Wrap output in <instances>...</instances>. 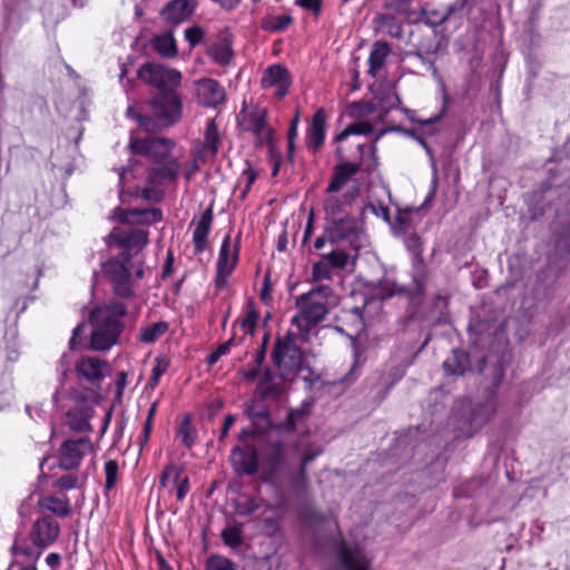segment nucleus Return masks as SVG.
<instances>
[{
    "label": "nucleus",
    "mask_w": 570,
    "mask_h": 570,
    "mask_svg": "<svg viewBox=\"0 0 570 570\" xmlns=\"http://www.w3.org/2000/svg\"><path fill=\"white\" fill-rule=\"evenodd\" d=\"M151 115L135 114L129 107L127 116L147 132L168 129L183 118V97L177 90L155 92L149 99Z\"/></svg>",
    "instance_id": "obj_1"
},
{
    "label": "nucleus",
    "mask_w": 570,
    "mask_h": 570,
    "mask_svg": "<svg viewBox=\"0 0 570 570\" xmlns=\"http://www.w3.org/2000/svg\"><path fill=\"white\" fill-rule=\"evenodd\" d=\"M127 314V305L118 299H110L91 311L89 322L92 325L90 347L95 351H108L117 344L124 330L121 318Z\"/></svg>",
    "instance_id": "obj_2"
},
{
    "label": "nucleus",
    "mask_w": 570,
    "mask_h": 570,
    "mask_svg": "<svg viewBox=\"0 0 570 570\" xmlns=\"http://www.w3.org/2000/svg\"><path fill=\"white\" fill-rule=\"evenodd\" d=\"M335 302L333 288L330 285H317L295 299L297 313L292 318L303 337L323 322Z\"/></svg>",
    "instance_id": "obj_3"
},
{
    "label": "nucleus",
    "mask_w": 570,
    "mask_h": 570,
    "mask_svg": "<svg viewBox=\"0 0 570 570\" xmlns=\"http://www.w3.org/2000/svg\"><path fill=\"white\" fill-rule=\"evenodd\" d=\"M356 156L348 155L343 146L335 149V156L341 160L334 168V174L326 191L334 194L340 191L358 171H372L377 167L376 140L371 144H355Z\"/></svg>",
    "instance_id": "obj_4"
},
{
    "label": "nucleus",
    "mask_w": 570,
    "mask_h": 570,
    "mask_svg": "<svg viewBox=\"0 0 570 570\" xmlns=\"http://www.w3.org/2000/svg\"><path fill=\"white\" fill-rule=\"evenodd\" d=\"M104 277L111 284L112 292L120 298L135 296V283L145 275L144 262L132 261L127 254L110 257L101 264Z\"/></svg>",
    "instance_id": "obj_5"
},
{
    "label": "nucleus",
    "mask_w": 570,
    "mask_h": 570,
    "mask_svg": "<svg viewBox=\"0 0 570 570\" xmlns=\"http://www.w3.org/2000/svg\"><path fill=\"white\" fill-rule=\"evenodd\" d=\"M295 334L288 332L277 337L273 350V362L284 380H293L303 367V353L295 343Z\"/></svg>",
    "instance_id": "obj_6"
},
{
    "label": "nucleus",
    "mask_w": 570,
    "mask_h": 570,
    "mask_svg": "<svg viewBox=\"0 0 570 570\" xmlns=\"http://www.w3.org/2000/svg\"><path fill=\"white\" fill-rule=\"evenodd\" d=\"M289 461L291 450L285 442L276 440L266 443L261 453V470L265 481L281 482Z\"/></svg>",
    "instance_id": "obj_7"
},
{
    "label": "nucleus",
    "mask_w": 570,
    "mask_h": 570,
    "mask_svg": "<svg viewBox=\"0 0 570 570\" xmlns=\"http://www.w3.org/2000/svg\"><path fill=\"white\" fill-rule=\"evenodd\" d=\"M325 226L326 237L332 245L344 246L353 252L361 247L363 229L355 217L328 222Z\"/></svg>",
    "instance_id": "obj_8"
},
{
    "label": "nucleus",
    "mask_w": 570,
    "mask_h": 570,
    "mask_svg": "<svg viewBox=\"0 0 570 570\" xmlns=\"http://www.w3.org/2000/svg\"><path fill=\"white\" fill-rule=\"evenodd\" d=\"M137 77L156 88V92L177 90L181 85V72L160 63L146 62L137 70Z\"/></svg>",
    "instance_id": "obj_9"
},
{
    "label": "nucleus",
    "mask_w": 570,
    "mask_h": 570,
    "mask_svg": "<svg viewBox=\"0 0 570 570\" xmlns=\"http://www.w3.org/2000/svg\"><path fill=\"white\" fill-rule=\"evenodd\" d=\"M321 450H305L301 454L299 464L297 468L292 469L288 466L281 482H274L275 484L283 485L285 484L292 494L296 497H303L309 488V479L307 475V466L311 462H313L320 454Z\"/></svg>",
    "instance_id": "obj_10"
},
{
    "label": "nucleus",
    "mask_w": 570,
    "mask_h": 570,
    "mask_svg": "<svg viewBox=\"0 0 570 570\" xmlns=\"http://www.w3.org/2000/svg\"><path fill=\"white\" fill-rule=\"evenodd\" d=\"M266 118V108L258 105H248L246 100H244L237 116V124L242 130L254 134L258 139H265L271 134Z\"/></svg>",
    "instance_id": "obj_11"
},
{
    "label": "nucleus",
    "mask_w": 570,
    "mask_h": 570,
    "mask_svg": "<svg viewBox=\"0 0 570 570\" xmlns=\"http://www.w3.org/2000/svg\"><path fill=\"white\" fill-rule=\"evenodd\" d=\"M92 450V443L88 438L65 440L58 451V465L63 470L77 469L81 460Z\"/></svg>",
    "instance_id": "obj_12"
},
{
    "label": "nucleus",
    "mask_w": 570,
    "mask_h": 570,
    "mask_svg": "<svg viewBox=\"0 0 570 570\" xmlns=\"http://www.w3.org/2000/svg\"><path fill=\"white\" fill-rule=\"evenodd\" d=\"M175 141L165 137H151L131 139L130 148L134 154L142 155L155 163H161L168 158Z\"/></svg>",
    "instance_id": "obj_13"
},
{
    "label": "nucleus",
    "mask_w": 570,
    "mask_h": 570,
    "mask_svg": "<svg viewBox=\"0 0 570 570\" xmlns=\"http://www.w3.org/2000/svg\"><path fill=\"white\" fill-rule=\"evenodd\" d=\"M222 135L218 130L216 118L207 120L204 129V139L196 141L193 150L195 161L205 163L216 157L219 150Z\"/></svg>",
    "instance_id": "obj_14"
},
{
    "label": "nucleus",
    "mask_w": 570,
    "mask_h": 570,
    "mask_svg": "<svg viewBox=\"0 0 570 570\" xmlns=\"http://www.w3.org/2000/svg\"><path fill=\"white\" fill-rule=\"evenodd\" d=\"M497 412V391L491 387L485 392L484 400L475 403L466 419L470 426V435L488 424Z\"/></svg>",
    "instance_id": "obj_15"
},
{
    "label": "nucleus",
    "mask_w": 570,
    "mask_h": 570,
    "mask_svg": "<svg viewBox=\"0 0 570 570\" xmlns=\"http://www.w3.org/2000/svg\"><path fill=\"white\" fill-rule=\"evenodd\" d=\"M110 218L120 224L153 225L163 220V213L159 208L126 209L122 207H116L112 210Z\"/></svg>",
    "instance_id": "obj_16"
},
{
    "label": "nucleus",
    "mask_w": 570,
    "mask_h": 570,
    "mask_svg": "<svg viewBox=\"0 0 570 570\" xmlns=\"http://www.w3.org/2000/svg\"><path fill=\"white\" fill-rule=\"evenodd\" d=\"M148 236L149 233L147 230L138 228L114 230L110 234V237L115 238L117 246L121 249L120 254H127L130 259L147 246Z\"/></svg>",
    "instance_id": "obj_17"
},
{
    "label": "nucleus",
    "mask_w": 570,
    "mask_h": 570,
    "mask_svg": "<svg viewBox=\"0 0 570 570\" xmlns=\"http://www.w3.org/2000/svg\"><path fill=\"white\" fill-rule=\"evenodd\" d=\"M195 92L197 102L208 108L217 107L226 99L225 88L213 78H203L195 81Z\"/></svg>",
    "instance_id": "obj_18"
},
{
    "label": "nucleus",
    "mask_w": 570,
    "mask_h": 570,
    "mask_svg": "<svg viewBox=\"0 0 570 570\" xmlns=\"http://www.w3.org/2000/svg\"><path fill=\"white\" fill-rule=\"evenodd\" d=\"M230 462L237 475H254L261 468V459L252 445L235 446Z\"/></svg>",
    "instance_id": "obj_19"
},
{
    "label": "nucleus",
    "mask_w": 570,
    "mask_h": 570,
    "mask_svg": "<svg viewBox=\"0 0 570 570\" xmlns=\"http://www.w3.org/2000/svg\"><path fill=\"white\" fill-rule=\"evenodd\" d=\"M197 0H170L160 10V18L170 26H178L191 18Z\"/></svg>",
    "instance_id": "obj_20"
},
{
    "label": "nucleus",
    "mask_w": 570,
    "mask_h": 570,
    "mask_svg": "<svg viewBox=\"0 0 570 570\" xmlns=\"http://www.w3.org/2000/svg\"><path fill=\"white\" fill-rule=\"evenodd\" d=\"M237 259L238 249L236 246L232 249L230 236L226 235L223 239L216 264V283L218 286L226 284L227 278L230 276L237 264Z\"/></svg>",
    "instance_id": "obj_21"
},
{
    "label": "nucleus",
    "mask_w": 570,
    "mask_h": 570,
    "mask_svg": "<svg viewBox=\"0 0 570 570\" xmlns=\"http://www.w3.org/2000/svg\"><path fill=\"white\" fill-rule=\"evenodd\" d=\"M59 532V523L51 515H45L33 523L30 537L33 544L42 549L51 546Z\"/></svg>",
    "instance_id": "obj_22"
},
{
    "label": "nucleus",
    "mask_w": 570,
    "mask_h": 570,
    "mask_svg": "<svg viewBox=\"0 0 570 570\" xmlns=\"http://www.w3.org/2000/svg\"><path fill=\"white\" fill-rule=\"evenodd\" d=\"M261 83L263 88H275L276 97L282 99L288 92L292 78L284 66L276 63L265 69Z\"/></svg>",
    "instance_id": "obj_23"
},
{
    "label": "nucleus",
    "mask_w": 570,
    "mask_h": 570,
    "mask_svg": "<svg viewBox=\"0 0 570 570\" xmlns=\"http://www.w3.org/2000/svg\"><path fill=\"white\" fill-rule=\"evenodd\" d=\"M109 364L98 357H82L76 365L77 375L92 384H99L109 373Z\"/></svg>",
    "instance_id": "obj_24"
},
{
    "label": "nucleus",
    "mask_w": 570,
    "mask_h": 570,
    "mask_svg": "<svg viewBox=\"0 0 570 570\" xmlns=\"http://www.w3.org/2000/svg\"><path fill=\"white\" fill-rule=\"evenodd\" d=\"M326 125V111L324 108H320L313 115L306 135V146L313 154H316L324 144Z\"/></svg>",
    "instance_id": "obj_25"
},
{
    "label": "nucleus",
    "mask_w": 570,
    "mask_h": 570,
    "mask_svg": "<svg viewBox=\"0 0 570 570\" xmlns=\"http://www.w3.org/2000/svg\"><path fill=\"white\" fill-rule=\"evenodd\" d=\"M337 556L344 570H371L370 560L361 547H338Z\"/></svg>",
    "instance_id": "obj_26"
},
{
    "label": "nucleus",
    "mask_w": 570,
    "mask_h": 570,
    "mask_svg": "<svg viewBox=\"0 0 570 570\" xmlns=\"http://www.w3.org/2000/svg\"><path fill=\"white\" fill-rule=\"evenodd\" d=\"M57 371L60 373L61 377L59 379V385L52 395L53 402H58L60 399H71L73 401L85 400V396L79 393L77 390L67 386L68 375L71 374L70 370V361L68 354H63L59 361L57 366Z\"/></svg>",
    "instance_id": "obj_27"
},
{
    "label": "nucleus",
    "mask_w": 570,
    "mask_h": 570,
    "mask_svg": "<svg viewBox=\"0 0 570 570\" xmlns=\"http://www.w3.org/2000/svg\"><path fill=\"white\" fill-rule=\"evenodd\" d=\"M213 218V208L208 207L200 215V218L193 232V244L195 253L197 254L203 253L207 247V238L212 229Z\"/></svg>",
    "instance_id": "obj_28"
},
{
    "label": "nucleus",
    "mask_w": 570,
    "mask_h": 570,
    "mask_svg": "<svg viewBox=\"0 0 570 570\" xmlns=\"http://www.w3.org/2000/svg\"><path fill=\"white\" fill-rule=\"evenodd\" d=\"M180 165L177 159H168L163 166L154 167L148 170L149 184H163L164 181L175 180L178 176Z\"/></svg>",
    "instance_id": "obj_29"
},
{
    "label": "nucleus",
    "mask_w": 570,
    "mask_h": 570,
    "mask_svg": "<svg viewBox=\"0 0 570 570\" xmlns=\"http://www.w3.org/2000/svg\"><path fill=\"white\" fill-rule=\"evenodd\" d=\"M283 393V385L276 382L274 374L269 368H266L262 381L257 384L255 394L262 400H275Z\"/></svg>",
    "instance_id": "obj_30"
},
{
    "label": "nucleus",
    "mask_w": 570,
    "mask_h": 570,
    "mask_svg": "<svg viewBox=\"0 0 570 570\" xmlns=\"http://www.w3.org/2000/svg\"><path fill=\"white\" fill-rule=\"evenodd\" d=\"M341 320L348 324L350 331H346L340 325L335 326V330L340 333L346 334L348 337L357 336L364 328L363 314L358 307L343 311Z\"/></svg>",
    "instance_id": "obj_31"
},
{
    "label": "nucleus",
    "mask_w": 570,
    "mask_h": 570,
    "mask_svg": "<svg viewBox=\"0 0 570 570\" xmlns=\"http://www.w3.org/2000/svg\"><path fill=\"white\" fill-rule=\"evenodd\" d=\"M348 206L350 203L346 198L341 199L337 196L331 195L324 202L325 222L328 223L350 217L351 215L347 212Z\"/></svg>",
    "instance_id": "obj_32"
},
{
    "label": "nucleus",
    "mask_w": 570,
    "mask_h": 570,
    "mask_svg": "<svg viewBox=\"0 0 570 570\" xmlns=\"http://www.w3.org/2000/svg\"><path fill=\"white\" fill-rule=\"evenodd\" d=\"M207 55L219 66H227L233 58L232 42L226 37L220 38L208 46Z\"/></svg>",
    "instance_id": "obj_33"
},
{
    "label": "nucleus",
    "mask_w": 570,
    "mask_h": 570,
    "mask_svg": "<svg viewBox=\"0 0 570 570\" xmlns=\"http://www.w3.org/2000/svg\"><path fill=\"white\" fill-rule=\"evenodd\" d=\"M391 52V47L386 41H375L368 57V73L375 76L384 65L387 56Z\"/></svg>",
    "instance_id": "obj_34"
},
{
    "label": "nucleus",
    "mask_w": 570,
    "mask_h": 570,
    "mask_svg": "<svg viewBox=\"0 0 570 570\" xmlns=\"http://www.w3.org/2000/svg\"><path fill=\"white\" fill-rule=\"evenodd\" d=\"M38 504L41 509L50 511L60 518L68 517L71 513V505L67 497L47 495L41 498Z\"/></svg>",
    "instance_id": "obj_35"
},
{
    "label": "nucleus",
    "mask_w": 570,
    "mask_h": 570,
    "mask_svg": "<svg viewBox=\"0 0 570 570\" xmlns=\"http://www.w3.org/2000/svg\"><path fill=\"white\" fill-rule=\"evenodd\" d=\"M446 373L452 375H463L470 367L469 355L460 350H453L452 355L443 362Z\"/></svg>",
    "instance_id": "obj_36"
},
{
    "label": "nucleus",
    "mask_w": 570,
    "mask_h": 570,
    "mask_svg": "<svg viewBox=\"0 0 570 570\" xmlns=\"http://www.w3.org/2000/svg\"><path fill=\"white\" fill-rule=\"evenodd\" d=\"M153 48L160 56L166 58H173L177 55L176 40L171 33H165L154 37Z\"/></svg>",
    "instance_id": "obj_37"
},
{
    "label": "nucleus",
    "mask_w": 570,
    "mask_h": 570,
    "mask_svg": "<svg viewBox=\"0 0 570 570\" xmlns=\"http://www.w3.org/2000/svg\"><path fill=\"white\" fill-rule=\"evenodd\" d=\"M168 323L165 321H159L153 324H149L141 328L139 334V341L142 343H155L161 336L166 334L168 331Z\"/></svg>",
    "instance_id": "obj_38"
},
{
    "label": "nucleus",
    "mask_w": 570,
    "mask_h": 570,
    "mask_svg": "<svg viewBox=\"0 0 570 570\" xmlns=\"http://www.w3.org/2000/svg\"><path fill=\"white\" fill-rule=\"evenodd\" d=\"M223 542L232 548L237 549L243 544V524L233 523L223 529L220 533Z\"/></svg>",
    "instance_id": "obj_39"
},
{
    "label": "nucleus",
    "mask_w": 570,
    "mask_h": 570,
    "mask_svg": "<svg viewBox=\"0 0 570 570\" xmlns=\"http://www.w3.org/2000/svg\"><path fill=\"white\" fill-rule=\"evenodd\" d=\"M292 22L293 18L289 14H269L262 20V28L269 32H281L287 29Z\"/></svg>",
    "instance_id": "obj_40"
},
{
    "label": "nucleus",
    "mask_w": 570,
    "mask_h": 570,
    "mask_svg": "<svg viewBox=\"0 0 570 570\" xmlns=\"http://www.w3.org/2000/svg\"><path fill=\"white\" fill-rule=\"evenodd\" d=\"M264 505L257 497H243L235 502V512L239 517H249Z\"/></svg>",
    "instance_id": "obj_41"
},
{
    "label": "nucleus",
    "mask_w": 570,
    "mask_h": 570,
    "mask_svg": "<svg viewBox=\"0 0 570 570\" xmlns=\"http://www.w3.org/2000/svg\"><path fill=\"white\" fill-rule=\"evenodd\" d=\"M374 131L373 126L367 121H356L347 126L336 137L335 141L341 144L346 140L351 135H371Z\"/></svg>",
    "instance_id": "obj_42"
},
{
    "label": "nucleus",
    "mask_w": 570,
    "mask_h": 570,
    "mask_svg": "<svg viewBox=\"0 0 570 570\" xmlns=\"http://www.w3.org/2000/svg\"><path fill=\"white\" fill-rule=\"evenodd\" d=\"M177 436L181 440V443L187 448L191 449L197 438V431L191 424V419L189 415H186L177 431Z\"/></svg>",
    "instance_id": "obj_43"
},
{
    "label": "nucleus",
    "mask_w": 570,
    "mask_h": 570,
    "mask_svg": "<svg viewBox=\"0 0 570 570\" xmlns=\"http://www.w3.org/2000/svg\"><path fill=\"white\" fill-rule=\"evenodd\" d=\"M377 21L390 37L395 39H401L403 37V27L394 16L381 14L377 18Z\"/></svg>",
    "instance_id": "obj_44"
},
{
    "label": "nucleus",
    "mask_w": 570,
    "mask_h": 570,
    "mask_svg": "<svg viewBox=\"0 0 570 570\" xmlns=\"http://www.w3.org/2000/svg\"><path fill=\"white\" fill-rule=\"evenodd\" d=\"M323 259L330 263L332 268H345L351 258V254L346 250V248L335 249L328 254H323L321 256Z\"/></svg>",
    "instance_id": "obj_45"
},
{
    "label": "nucleus",
    "mask_w": 570,
    "mask_h": 570,
    "mask_svg": "<svg viewBox=\"0 0 570 570\" xmlns=\"http://www.w3.org/2000/svg\"><path fill=\"white\" fill-rule=\"evenodd\" d=\"M333 277V268L328 262L321 259L316 262L312 267V281L321 282V281H331Z\"/></svg>",
    "instance_id": "obj_46"
},
{
    "label": "nucleus",
    "mask_w": 570,
    "mask_h": 570,
    "mask_svg": "<svg viewBox=\"0 0 570 570\" xmlns=\"http://www.w3.org/2000/svg\"><path fill=\"white\" fill-rule=\"evenodd\" d=\"M68 425L71 430L77 432H83L90 430L88 419L77 411H69L67 413Z\"/></svg>",
    "instance_id": "obj_47"
},
{
    "label": "nucleus",
    "mask_w": 570,
    "mask_h": 570,
    "mask_svg": "<svg viewBox=\"0 0 570 570\" xmlns=\"http://www.w3.org/2000/svg\"><path fill=\"white\" fill-rule=\"evenodd\" d=\"M206 570H237V566L226 557L212 556L207 560Z\"/></svg>",
    "instance_id": "obj_48"
},
{
    "label": "nucleus",
    "mask_w": 570,
    "mask_h": 570,
    "mask_svg": "<svg viewBox=\"0 0 570 570\" xmlns=\"http://www.w3.org/2000/svg\"><path fill=\"white\" fill-rule=\"evenodd\" d=\"M118 471H119V466H118L117 461H115V460L106 461V463H105V475H106L105 488L107 491H110L116 485L117 479H118Z\"/></svg>",
    "instance_id": "obj_49"
},
{
    "label": "nucleus",
    "mask_w": 570,
    "mask_h": 570,
    "mask_svg": "<svg viewBox=\"0 0 570 570\" xmlns=\"http://www.w3.org/2000/svg\"><path fill=\"white\" fill-rule=\"evenodd\" d=\"M453 12V7H449L445 12H438V11H425L423 10L422 13L425 16V22L430 26H441L443 24Z\"/></svg>",
    "instance_id": "obj_50"
},
{
    "label": "nucleus",
    "mask_w": 570,
    "mask_h": 570,
    "mask_svg": "<svg viewBox=\"0 0 570 570\" xmlns=\"http://www.w3.org/2000/svg\"><path fill=\"white\" fill-rule=\"evenodd\" d=\"M258 313L255 308L249 307L240 322V327L245 331V333L253 335L258 321Z\"/></svg>",
    "instance_id": "obj_51"
},
{
    "label": "nucleus",
    "mask_w": 570,
    "mask_h": 570,
    "mask_svg": "<svg viewBox=\"0 0 570 570\" xmlns=\"http://www.w3.org/2000/svg\"><path fill=\"white\" fill-rule=\"evenodd\" d=\"M159 184H149L146 181V186L139 191L141 198L146 200L159 202L163 198L164 191L158 187Z\"/></svg>",
    "instance_id": "obj_52"
},
{
    "label": "nucleus",
    "mask_w": 570,
    "mask_h": 570,
    "mask_svg": "<svg viewBox=\"0 0 570 570\" xmlns=\"http://www.w3.org/2000/svg\"><path fill=\"white\" fill-rule=\"evenodd\" d=\"M234 337L229 338L228 341H226L225 343L220 344L215 351H213L208 356H207V363L209 365H213L215 363H217L219 361V358L226 354L229 353L232 346L234 345Z\"/></svg>",
    "instance_id": "obj_53"
},
{
    "label": "nucleus",
    "mask_w": 570,
    "mask_h": 570,
    "mask_svg": "<svg viewBox=\"0 0 570 570\" xmlns=\"http://www.w3.org/2000/svg\"><path fill=\"white\" fill-rule=\"evenodd\" d=\"M205 37V31L202 27L194 26L185 30V39L188 41L191 48L198 46Z\"/></svg>",
    "instance_id": "obj_54"
},
{
    "label": "nucleus",
    "mask_w": 570,
    "mask_h": 570,
    "mask_svg": "<svg viewBox=\"0 0 570 570\" xmlns=\"http://www.w3.org/2000/svg\"><path fill=\"white\" fill-rule=\"evenodd\" d=\"M180 474H181V469H179L177 465H175V464L166 465L160 475V487L165 488L167 485V482L170 479H173V482H178Z\"/></svg>",
    "instance_id": "obj_55"
},
{
    "label": "nucleus",
    "mask_w": 570,
    "mask_h": 570,
    "mask_svg": "<svg viewBox=\"0 0 570 570\" xmlns=\"http://www.w3.org/2000/svg\"><path fill=\"white\" fill-rule=\"evenodd\" d=\"M256 178H257V171L254 168H252L250 166H248L247 168H245L243 170L242 176H240V181L245 183V187L240 195L242 198H244L247 195V193L250 190V187L254 184V181L256 180Z\"/></svg>",
    "instance_id": "obj_56"
},
{
    "label": "nucleus",
    "mask_w": 570,
    "mask_h": 570,
    "mask_svg": "<svg viewBox=\"0 0 570 570\" xmlns=\"http://www.w3.org/2000/svg\"><path fill=\"white\" fill-rule=\"evenodd\" d=\"M413 0H386L385 8L396 13H407Z\"/></svg>",
    "instance_id": "obj_57"
},
{
    "label": "nucleus",
    "mask_w": 570,
    "mask_h": 570,
    "mask_svg": "<svg viewBox=\"0 0 570 570\" xmlns=\"http://www.w3.org/2000/svg\"><path fill=\"white\" fill-rule=\"evenodd\" d=\"M77 483H78V476L75 475V474H66V475H62L61 478H59L56 483H55V487L60 489V490H71V489H75L77 487Z\"/></svg>",
    "instance_id": "obj_58"
},
{
    "label": "nucleus",
    "mask_w": 570,
    "mask_h": 570,
    "mask_svg": "<svg viewBox=\"0 0 570 570\" xmlns=\"http://www.w3.org/2000/svg\"><path fill=\"white\" fill-rule=\"evenodd\" d=\"M306 415V411L304 409H294L291 410L286 416V428L288 430H294L297 422L303 420Z\"/></svg>",
    "instance_id": "obj_59"
},
{
    "label": "nucleus",
    "mask_w": 570,
    "mask_h": 570,
    "mask_svg": "<svg viewBox=\"0 0 570 570\" xmlns=\"http://www.w3.org/2000/svg\"><path fill=\"white\" fill-rule=\"evenodd\" d=\"M322 3V0H295L296 6L312 11L316 16L321 12Z\"/></svg>",
    "instance_id": "obj_60"
},
{
    "label": "nucleus",
    "mask_w": 570,
    "mask_h": 570,
    "mask_svg": "<svg viewBox=\"0 0 570 570\" xmlns=\"http://www.w3.org/2000/svg\"><path fill=\"white\" fill-rule=\"evenodd\" d=\"M176 485H177V490H176V497H177V500L178 501H183L188 491H189V479L188 476H185L180 480V478L178 479V482H174Z\"/></svg>",
    "instance_id": "obj_61"
},
{
    "label": "nucleus",
    "mask_w": 570,
    "mask_h": 570,
    "mask_svg": "<svg viewBox=\"0 0 570 570\" xmlns=\"http://www.w3.org/2000/svg\"><path fill=\"white\" fill-rule=\"evenodd\" d=\"M261 374V365H257L256 363H252L248 365L246 370L242 372V375L244 380L247 382H254L258 375Z\"/></svg>",
    "instance_id": "obj_62"
},
{
    "label": "nucleus",
    "mask_w": 570,
    "mask_h": 570,
    "mask_svg": "<svg viewBox=\"0 0 570 570\" xmlns=\"http://www.w3.org/2000/svg\"><path fill=\"white\" fill-rule=\"evenodd\" d=\"M368 208L377 217L383 218L384 222H386V223L390 222V210H389V208L385 205H383L381 203H379L377 205L371 204L368 206Z\"/></svg>",
    "instance_id": "obj_63"
},
{
    "label": "nucleus",
    "mask_w": 570,
    "mask_h": 570,
    "mask_svg": "<svg viewBox=\"0 0 570 570\" xmlns=\"http://www.w3.org/2000/svg\"><path fill=\"white\" fill-rule=\"evenodd\" d=\"M85 330H86V325L85 324H78L73 328L72 336H71V338L69 341V345H70V347L72 350L76 348L80 344V337L83 334Z\"/></svg>",
    "instance_id": "obj_64"
}]
</instances>
